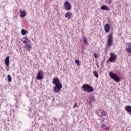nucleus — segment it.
Listing matches in <instances>:
<instances>
[{"label":"nucleus","instance_id":"obj_19","mask_svg":"<svg viewBox=\"0 0 131 131\" xmlns=\"http://www.w3.org/2000/svg\"><path fill=\"white\" fill-rule=\"evenodd\" d=\"M27 32H28L27 31L25 30V29H22L21 30V33L22 34V35H25V34H26V33H27Z\"/></svg>","mask_w":131,"mask_h":131},{"label":"nucleus","instance_id":"obj_12","mask_svg":"<svg viewBox=\"0 0 131 131\" xmlns=\"http://www.w3.org/2000/svg\"><path fill=\"white\" fill-rule=\"evenodd\" d=\"M127 45L128 47L126 48V51L128 53H131V43H128Z\"/></svg>","mask_w":131,"mask_h":131},{"label":"nucleus","instance_id":"obj_17","mask_svg":"<svg viewBox=\"0 0 131 131\" xmlns=\"http://www.w3.org/2000/svg\"><path fill=\"white\" fill-rule=\"evenodd\" d=\"M125 110L127 112H131V106L128 105L125 107Z\"/></svg>","mask_w":131,"mask_h":131},{"label":"nucleus","instance_id":"obj_9","mask_svg":"<svg viewBox=\"0 0 131 131\" xmlns=\"http://www.w3.org/2000/svg\"><path fill=\"white\" fill-rule=\"evenodd\" d=\"M5 62L6 66L10 65V56H7L5 59Z\"/></svg>","mask_w":131,"mask_h":131},{"label":"nucleus","instance_id":"obj_16","mask_svg":"<svg viewBox=\"0 0 131 131\" xmlns=\"http://www.w3.org/2000/svg\"><path fill=\"white\" fill-rule=\"evenodd\" d=\"M101 10H105V11H110V9L106 5H103L101 7Z\"/></svg>","mask_w":131,"mask_h":131},{"label":"nucleus","instance_id":"obj_2","mask_svg":"<svg viewBox=\"0 0 131 131\" xmlns=\"http://www.w3.org/2000/svg\"><path fill=\"white\" fill-rule=\"evenodd\" d=\"M82 89L87 93H93L94 88L89 84H84L82 85Z\"/></svg>","mask_w":131,"mask_h":131},{"label":"nucleus","instance_id":"obj_15","mask_svg":"<svg viewBox=\"0 0 131 131\" xmlns=\"http://www.w3.org/2000/svg\"><path fill=\"white\" fill-rule=\"evenodd\" d=\"M20 16L21 18H24L26 16V12L25 11H22L20 12Z\"/></svg>","mask_w":131,"mask_h":131},{"label":"nucleus","instance_id":"obj_26","mask_svg":"<svg viewBox=\"0 0 131 131\" xmlns=\"http://www.w3.org/2000/svg\"><path fill=\"white\" fill-rule=\"evenodd\" d=\"M94 56L95 59H97V58H98V55H97L96 53H94Z\"/></svg>","mask_w":131,"mask_h":131},{"label":"nucleus","instance_id":"obj_21","mask_svg":"<svg viewBox=\"0 0 131 131\" xmlns=\"http://www.w3.org/2000/svg\"><path fill=\"white\" fill-rule=\"evenodd\" d=\"M101 114L102 116H106L108 114L107 113V112L105 111H103L101 113Z\"/></svg>","mask_w":131,"mask_h":131},{"label":"nucleus","instance_id":"obj_1","mask_svg":"<svg viewBox=\"0 0 131 131\" xmlns=\"http://www.w3.org/2000/svg\"><path fill=\"white\" fill-rule=\"evenodd\" d=\"M53 84H55V86L53 88V92L55 93H59L61 92V90L63 88V85L61 83L60 79L59 78H54L52 81Z\"/></svg>","mask_w":131,"mask_h":131},{"label":"nucleus","instance_id":"obj_8","mask_svg":"<svg viewBox=\"0 0 131 131\" xmlns=\"http://www.w3.org/2000/svg\"><path fill=\"white\" fill-rule=\"evenodd\" d=\"M104 30L106 33L109 32L110 31V29H111L110 28V25L108 24H106L104 26Z\"/></svg>","mask_w":131,"mask_h":131},{"label":"nucleus","instance_id":"obj_18","mask_svg":"<svg viewBox=\"0 0 131 131\" xmlns=\"http://www.w3.org/2000/svg\"><path fill=\"white\" fill-rule=\"evenodd\" d=\"M90 100V103H92V102H94V101H95L96 99L95 98L94 95H91Z\"/></svg>","mask_w":131,"mask_h":131},{"label":"nucleus","instance_id":"obj_25","mask_svg":"<svg viewBox=\"0 0 131 131\" xmlns=\"http://www.w3.org/2000/svg\"><path fill=\"white\" fill-rule=\"evenodd\" d=\"M83 40H84V43L85 45H88V40H86V37H83Z\"/></svg>","mask_w":131,"mask_h":131},{"label":"nucleus","instance_id":"obj_5","mask_svg":"<svg viewBox=\"0 0 131 131\" xmlns=\"http://www.w3.org/2000/svg\"><path fill=\"white\" fill-rule=\"evenodd\" d=\"M117 59V55L115 53H111L110 57L108 58V61L110 62H114V61H116Z\"/></svg>","mask_w":131,"mask_h":131},{"label":"nucleus","instance_id":"obj_27","mask_svg":"<svg viewBox=\"0 0 131 131\" xmlns=\"http://www.w3.org/2000/svg\"><path fill=\"white\" fill-rule=\"evenodd\" d=\"M77 106V103H75V104L73 105V108H75Z\"/></svg>","mask_w":131,"mask_h":131},{"label":"nucleus","instance_id":"obj_10","mask_svg":"<svg viewBox=\"0 0 131 131\" xmlns=\"http://www.w3.org/2000/svg\"><path fill=\"white\" fill-rule=\"evenodd\" d=\"M101 128H104L105 130H109L110 129V127L109 126H106L105 123H103L101 126Z\"/></svg>","mask_w":131,"mask_h":131},{"label":"nucleus","instance_id":"obj_7","mask_svg":"<svg viewBox=\"0 0 131 131\" xmlns=\"http://www.w3.org/2000/svg\"><path fill=\"white\" fill-rule=\"evenodd\" d=\"M65 9L67 10V11H70L71 10V4H70V3L69 2L67 1L64 4Z\"/></svg>","mask_w":131,"mask_h":131},{"label":"nucleus","instance_id":"obj_22","mask_svg":"<svg viewBox=\"0 0 131 131\" xmlns=\"http://www.w3.org/2000/svg\"><path fill=\"white\" fill-rule=\"evenodd\" d=\"M93 74L94 76H95V77H96V78H98V77H99V75L98 74V72H97V71H94L93 72Z\"/></svg>","mask_w":131,"mask_h":131},{"label":"nucleus","instance_id":"obj_23","mask_svg":"<svg viewBox=\"0 0 131 131\" xmlns=\"http://www.w3.org/2000/svg\"><path fill=\"white\" fill-rule=\"evenodd\" d=\"M106 4L108 5H111L112 4V0H105Z\"/></svg>","mask_w":131,"mask_h":131},{"label":"nucleus","instance_id":"obj_20","mask_svg":"<svg viewBox=\"0 0 131 131\" xmlns=\"http://www.w3.org/2000/svg\"><path fill=\"white\" fill-rule=\"evenodd\" d=\"M8 81L11 82L12 81V77L10 75H7Z\"/></svg>","mask_w":131,"mask_h":131},{"label":"nucleus","instance_id":"obj_6","mask_svg":"<svg viewBox=\"0 0 131 131\" xmlns=\"http://www.w3.org/2000/svg\"><path fill=\"white\" fill-rule=\"evenodd\" d=\"M36 79L38 80H41V79H43V72L42 71L40 70L38 72Z\"/></svg>","mask_w":131,"mask_h":131},{"label":"nucleus","instance_id":"obj_28","mask_svg":"<svg viewBox=\"0 0 131 131\" xmlns=\"http://www.w3.org/2000/svg\"><path fill=\"white\" fill-rule=\"evenodd\" d=\"M130 115H131V113H130Z\"/></svg>","mask_w":131,"mask_h":131},{"label":"nucleus","instance_id":"obj_11","mask_svg":"<svg viewBox=\"0 0 131 131\" xmlns=\"http://www.w3.org/2000/svg\"><path fill=\"white\" fill-rule=\"evenodd\" d=\"M72 15V13L71 12H67L64 15V17L66 18H67V19H70V18H71Z\"/></svg>","mask_w":131,"mask_h":131},{"label":"nucleus","instance_id":"obj_14","mask_svg":"<svg viewBox=\"0 0 131 131\" xmlns=\"http://www.w3.org/2000/svg\"><path fill=\"white\" fill-rule=\"evenodd\" d=\"M22 41L24 43H28L29 42V39L27 37H25L23 38Z\"/></svg>","mask_w":131,"mask_h":131},{"label":"nucleus","instance_id":"obj_24","mask_svg":"<svg viewBox=\"0 0 131 131\" xmlns=\"http://www.w3.org/2000/svg\"><path fill=\"white\" fill-rule=\"evenodd\" d=\"M75 63H76L77 66H80V61L78 60H75Z\"/></svg>","mask_w":131,"mask_h":131},{"label":"nucleus","instance_id":"obj_4","mask_svg":"<svg viewBox=\"0 0 131 131\" xmlns=\"http://www.w3.org/2000/svg\"><path fill=\"white\" fill-rule=\"evenodd\" d=\"M107 46L108 47H111L113 43V35L112 33L110 34V35L108 36L107 39Z\"/></svg>","mask_w":131,"mask_h":131},{"label":"nucleus","instance_id":"obj_3","mask_svg":"<svg viewBox=\"0 0 131 131\" xmlns=\"http://www.w3.org/2000/svg\"><path fill=\"white\" fill-rule=\"evenodd\" d=\"M109 74L111 78L113 79L116 82H119L120 79L118 75H116L114 73L111 72H110Z\"/></svg>","mask_w":131,"mask_h":131},{"label":"nucleus","instance_id":"obj_13","mask_svg":"<svg viewBox=\"0 0 131 131\" xmlns=\"http://www.w3.org/2000/svg\"><path fill=\"white\" fill-rule=\"evenodd\" d=\"M25 49H26L27 51H30L32 47H31V45L30 44H26L25 45Z\"/></svg>","mask_w":131,"mask_h":131}]
</instances>
